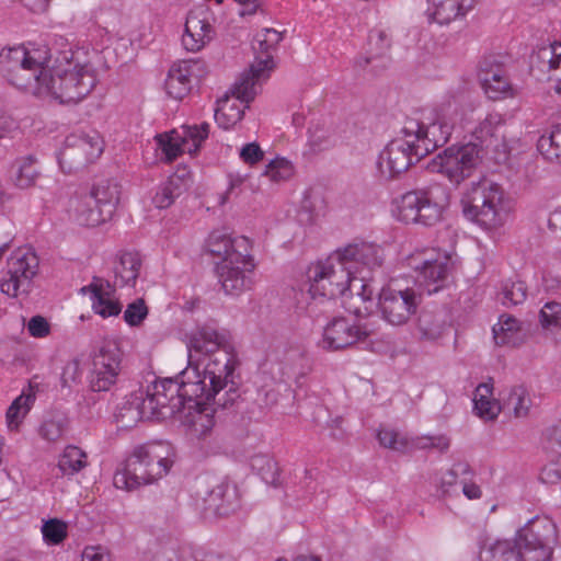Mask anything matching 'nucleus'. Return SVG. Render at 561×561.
I'll list each match as a JSON object with an SVG mask.
<instances>
[{
    "mask_svg": "<svg viewBox=\"0 0 561 561\" xmlns=\"http://www.w3.org/2000/svg\"><path fill=\"white\" fill-rule=\"evenodd\" d=\"M370 44H375L379 47V53L370 56V57H360L356 60V65L360 68H365L368 65H371L374 69L376 68H386L389 64V58L387 56V51L390 48V42L386 32L376 31L369 35Z\"/></svg>",
    "mask_w": 561,
    "mask_h": 561,
    "instance_id": "nucleus-41",
    "label": "nucleus"
},
{
    "mask_svg": "<svg viewBox=\"0 0 561 561\" xmlns=\"http://www.w3.org/2000/svg\"><path fill=\"white\" fill-rule=\"evenodd\" d=\"M68 427L67 416L59 411L49 412L39 426V435L48 442H56L62 437Z\"/></svg>",
    "mask_w": 561,
    "mask_h": 561,
    "instance_id": "nucleus-42",
    "label": "nucleus"
},
{
    "mask_svg": "<svg viewBox=\"0 0 561 561\" xmlns=\"http://www.w3.org/2000/svg\"><path fill=\"white\" fill-rule=\"evenodd\" d=\"M539 479L546 484H557L561 481V461L546 465L539 476Z\"/></svg>",
    "mask_w": 561,
    "mask_h": 561,
    "instance_id": "nucleus-59",
    "label": "nucleus"
},
{
    "mask_svg": "<svg viewBox=\"0 0 561 561\" xmlns=\"http://www.w3.org/2000/svg\"><path fill=\"white\" fill-rule=\"evenodd\" d=\"M42 533L46 542L58 545L66 538L67 527L58 519H50L43 525Z\"/></svg>",
    "mask_w": 561,
    "mask_h": 561,
    "instance_id": "nucleus-54",
    "label": "nucleus"
},
{
    "mask_svg": "<svg viewBox=\"0 0 561 561\" xmlns=\"http://www.w3.org/2000/svg\"><path fill=\"white\" fill-rule=\"evenodd\" d=\"M141 265V260L138 253L126 252L122 254L118 264L114 268L115 285L121 287L134 285Z\"/></svg>",
    "mask_w": 561,
    "mask_h": 561,
    "instance_id": "nucleus-37",
    "label": "nucleus"
},
{
    "mask_svg": "<svg viewBox=\"0 0 561 561\" xmlns=\"http://www.w3.org/2000/svg\"><path fill=\"white\" fill-rule=\"evenodd\" d=\"M454 252H436L425 257L420 264L413 265L416 282L430 295L439 291L449 284V277L455 267Z\"/></svg>",
    "mask_w": 561,
    "mask_h": 561,
    "instance_id": "nucleus-19",
    "label": "nucleus"
},
{
    "mask_svg": "<svg viewBox=\"0 0 561 561\" xmlns=\"http://www.w3.org/2000/svg\"><path fill=\"white\" fill-rule=\"evenodd\" d=\"M504 72L505 69L497 56H485L479 61L478 77L481 85L490 80H494L496 76H502Z\"/></svg>",
    "mask_w": 561,
    "mask_h": 561,
    "instance_id": "nucleus-50",
    "label": "nucleus"
},
{
    "mask_svg": "<svg viewBox=\"0 0 561 561\" xmlns=\"http://www.w3.org/2000/svg\"><path fill=\"white\" fill-rule=\"evenodd\" d=\"M539 323L546 336L561 341V304L548 301L539 312Z\"/></svg>",
    "mask_w": 561,
    "mask_h": 561,
    "instance_id": "nucleus-36",
    "label": "nucleus"
},
{
    "mask_svg": "<svg viewBox=\"0 0 561 561\" xmlns=\"http://www.w3.org/2000/svg\"><path fill=\"white\" fill-rule=\"evenodd\" d=\"M82 293H90L93 311L102 318L118 316L122 306L114 298L115 289L108 280L94 276L92 282L81 289Z\"/></svg>",
    "mask_w": 561,
    "mask_h": 561,
    "instance_id": "nucleus-27",
    "label": "nucleus"
},
{
    "mask_svg": "<svg viewBox=\"0 0 561 561\" xmlns=\"http://www.w3.org/2000/svg\"><path fill=\"white\" fill-rule=\"evenodd\" d=\"M174 460L168 444L152 443L135 448L122 470L114 474V485L127 491L151 484L164 477Z\"/></svg>",
    "mask_w": 561,
    "mask_h": 561,
    "instance_id": "nucleus-2",
    "label": "nucleus"
},
{
    "mask_svg": "<svg viewBox=\"0 0 561 561\" xmlns=\"http://www.w3.org/2000/svg\"><path fill=\"white\" fill-rule=\"evenodd\" d=\"M147 404L145 402V392L142 390L127 396L117 407L114 413V422L118 430H129L137 425L141 420L148 419L146 414Z\"/></svg>",
    "mask_w": 561,
    "mask_h": 561,
    "instance_id": "nucleus-29",
    "label": "nucleus"
},
{
    "mask_svg": "<svg viewBox=\"0 0 561 561\" xmlns=\"http://www.w3.org/2000/svg\"><path fill=\"white\" fill-rule=\"evenodd\" d=\"M263 151L256 142L247 144L240 151L241 159L249 164H254L263 159Z\"/></svg>",
    "mask_w": 561,
    "mask_h": 561,
    "instance_id": "nucleus-61",
    "label": "nucleus"
},
{
    "mask_svg": "<svg viewBox=\"0 0 561 561\" xmlns=\"http://www.w3.org/2000/svg\"><path fill=\"white\" fill-rule=\"evenodd\" d=\"M520 330L519 321L511 314H502L493 327L494 340L497 345L515 343V335Z\"/></svg>",
    "mask_w": 561,
    "mask_h": 561,
    "instance_id": "nucleus-44",
    "label": "nucleus"
},
{
    "mask_svg": "<svg viewBox=\"0 0 561 561\" xmlns=\"http://www.w3.org/2000/svg\"><path fill=\"white\" fill-rule=\"evenodd\" d=\"M87 454L77 446H67L61 455L58 467L64 474H75L87 466Z\"/></svg>",
    "mask_w": 561,
    "mask_h": 561,
    "instance_id": "nucleus-45",
    "label": "nucleus"
},
{
    "mask_svg": "<svg viewBox=\"0 0 561 561\" xmlns=\"http://www.w3.org/2000/svg\"><path fill=\"white\" fill-rule=\"evenodd\" d=\"M427 15L438 24H447L459 15H465L458 0H427Z\"/></svg>",
    "mask_w": 561,
    "mask_h": 561,
    "instance_id": "nucleus-38",
    "label": "nucleus"
},
{
    "mask_svg": "<svg viewBox=\"0 0 561 561\" xmlns=\"http://www.w3.org/2000/svg\"><path fill=\"white\" fill-rule=\"evenodd\" d=\"M505 119L497 112L488 113L484 117H480L477 124L469 129L472 140L469 145H476L481 149L484 156L489 151L497 154L496 158L506 157L507 144L505 139Z\"/></svg>",
    "mask_w": 561,
    "mask_h": 561,
    "instance_id": "nucleus-18",
    "label": "nucleus"
},
{
    "mask_svg": "<svg viewBox=\"0 0 561 561\" xmlns=\"http://www.w3.org/2000/svg\"><path fill=\"white\" fill-rule=\"evenodd\" d=\"M325 274L329 275L330 282L334 285L330 288L329 300L344 296L347 291L351 295L356 291L363 300H369L373 296V289L366 284V277L354 276L337 251L324 261L310 264L306 271L307 279L321 278Z\"/></svg>",
    "mask_w": 561,
    "mask_h": 561,
    "instance_id": "nucleus-9",
    "label": "nucleus"
},
{
    "mask_svg": "<svg viewBox=\"0 0 561 561\" xmlns=\"http://www.w3.org/2000/svg\"><path fill=\"white\" fill-rule=\"evenodd\" d=\"M207 251L225 261L226 259L248 257L251 242L243 236L231 237L225 230H214L207 239Z\"/></svg>",
    "mask_w": 561,
    "mask_h": 561,
    "instance_id": "nucleus-26",
    "label": "nucleus"
},
{
    "mask_svg": "<svg viewBox=\"0 0 561 561\" xmlns=\"http://www.w3.org/2000/svg\"><path fill=\"white\" fill-rule=\"evenodd\" d=\"M38 264V257L30 249L15 250L8 259L7 272L0 283L1 291L12 297L27 294Z\"/></svg>",
    "mask_w": 561,
    "mask_h": 561,
    "instance_id": "nucleus-14",
    "label": "nucleus"
},
{
    "mask_svg": "<svg viewBox=\"0 0 561 561\" xmlns=\"http://www.w3.org/2000/svg\"><path fill=\"white\" fill-rule=\"evenodd\" d=\"M46 57H35L24 47H13L0 51V73L7 81L18 89L43 96L42 85Z\"/></svg>",
    "mask_w": 561,
    "mask_h": 561,
    "instance_id": "nucleus-4",
    "label": "nucleus"
},
{
    "mask_svg": "<svg viewBox=\"0 0 561 561\" xmlns=\"http://www.w3.org/2000/svg\"><path fill=\"white\" fill-rule=\"evenodd\" d=\"M294 173V167L285 158H275L266 165L264 175L273 182L288 180Z\"/></svg>",
    "mask_w": 561,
    "mask_h": 561,
    "instance_id": "nucleus-51",
    "label": "nucleus"
},
{
    "mask_svg": "<svg viewBox=\"0 0 561 561\" xmlns=\"http://www.w3.org/2000/svg\"><path fill=\"white\" fill-rule=\"evenodd\" d=\"M446 328L443 311L422 310L417 319V329L423 339L437 340Z\"/></svg>",
    "mask_w": 561,
    "mask_h": 561,
    "instance_id": "nucleus-39",
    "label": "nucleus"
},
{
    "mask_svg": "<svg viewBox=\"0 0 561 561\" xmlns=\"http://www.w3.org/2000/svg\"><path fill=\"white\" fill-rule=\"evenodd\" d=\"M122 352L115 343L104 344L93 356L89 382L92 391H107L121 371Z\"/></svg>",
    "mask_w": 561,
    "mask_h": 561,
    "instance_id": "nucleus-21",
    "label": "nucleus"
},
{
    "mask_svg": "<svg viewBox=\"0 0 561 561\" xmlns=\"http://www.w3.org/2000/svg\"><path fill=\"white\" fill-rule=\"evenodd\" d=\"M201 401L196 407H192L193 402H190L185 412L179 417L186 426L191 439L196 440L203 454L208 456L217 454L220 449L218 442L213 438L215 409L209 407L210 404L219 407V404L215 403L214 400L201 399Z\"/></svg>",
    "mask_w": 561,
    "mask_h": 561,
    "instance_id": "nucleus-13",
    "label": "nucleus"
},
{
    "mask_svg": "<svg viewBox=\"0 0 561 561\" xmlns=\"http://www.w3.org/2000/svg\"><path fill=\"white\" fill-rule=\"evenodd\" d=\"M557 542V526L547 516L530 519L518 530L516 538L524 561H551Z\"/></svg>",
    "mask_w": 561,
    "mask_h": 561,
    "instance_id": "nucleus-10",
    "label": "nucleus"
},
{
    "mask_svg": "<svg viewBox=\"0 0 561 561\" xmlns=\"http://www.w3.org/2000/svg\"><path fill=\"white\" fill-rule=\"evenodd\" d=\"M104 141L95 130L69 135L58 154L60 168L66 173L84 169L100 158Z\"/></svg>",
    "mask_w": 561,
    "mask_h": 561,
    "instance_id": "nucleus-12",
    "label": "nucleus"
},
{
    "mask_svg": "<svg viewBox=\"0 0 561 561\" xmlns=\"http://www.w3.org/2000/svg\"><path fill=\"white\" fill-rule=\"evenodd\" d=\"M373 335L374 330L368 324H356L340 317L327 324L318 345L325 351H340L370 341Z\"/></svg>",
    "mask_w": 561,
    "mask_h": 561,
    "instance_id": "nucleus-17",
    "label": "nucleus"
},
{
    "mask_svg": "<svg viewBox=\"0 0 561 561\" xmlns=\"http://www.w3.org/2000/svg\"><path fill=\"white\" fill-rule=\"evenodd\" d=\"M176 176H170L165 183H163L152 197V203L157 208L163 209L171 206L175 198L183 194V187Z\"/></svg>",
    "mask_w": 561,
    "mask_h": 561,
    "instance_id": "nucleus-46",
    "label": "nucleus"
},
{
    "mask_svg": "<svg viewBox=\"0 0 561 561\" xmlns=\"http://www.w3.org/2000/svg\"><path fill=\"white\" fill-rule=\"evenodd\" d=\"M208 133L209 124L203 123L199 126H182V131L173 129L170 133L157 135L156 140L167 160L172 161L185 150L191 154L196 153L202 142L208 137Z\"/></svg>",
    "mask_w": 561,
    "mask_h": 561,
    "instance_id": "nucleus-20",
    "label": "nucleus"
},
{
    "mask_svg": "<svg viewBox=\"0 0 561 561\" xmlns=\"http://www.w3.org/2000/svg\"><path fill=\"white\" fill-rule=\"evenodd\" d=\"M35 400L36 392L33 385L30 383L27 390H23L7 410L5 419L10 431H18L20 428V425L34 405Z\"/></svg>",
    "mask_w": 561,
    "mask_h": 561,
    "instance_id": "nucleus-33",
    "label": "nucleus"
},
{
    "mask_svg": "<svg viewBox=\"0 0 561 561\" xmlns=\"http://www.w3.org/2000/svg\"><path fill=\"white\" fill-rule=\"evenodd\" d=\"M417 131L419 121L407 119L401 136L392 139L379 153L376 165L382 180L390 181L397 178L423 158L415 154Z\"/></svg>",
    "mask_w": 561,
    "mask_h": 561,
    "instance_id": "nucleus-6",
    "label": "nucleus"
},
{
    "mask_svg": "<svg viewBox=\"0 0 561 561\" xmlns=\"http://www.w3.org/2000/svg\"><path fill=\"white\" fill-rule=\"evenodd\" d=\"M458 479V470L449 469L439 481V490L443 494H449L450 488L456 485Z\"/></svg>",
    "mask_w": 561,
    "mask_h": 561,
    "instance_id": "nucleus-63",
    "label": "nucleus"
},
{
    "mask_svg": "<svg viewBox=\"0 0 561 561\" xmlns=\"http://www.w3.org/2000/svg\"><path fill=\"white\" fill-rule=\"evenodd\" d=\"M502 187L484 176L472 182L461 198L465 215L485 229L502 225Z\"/></svg>",
    "mask_w": 561,
    "mask_h": 561,
    "instance_id": "nucleus-5",
    "label": "nucleus"
},
{
    "mask_svg": "<svg viewBox=\"0 0 561 561\" xmlns=\"http://www.w3.org/2000/svg\"><path fill=\"white\" fill-rule=\"evenodd\" d=\"M329 275H322L321 278L316 277V279H308L309 283V294L312 296V298L324 297L329 299V293L330 288L334 286L330 282Z\"/></svg>",
    "mask_w": 561,
    "mask_h": 561,
    "instance_id": "nucleus-58",
    "label": "nucleus"
},
{
    "mask_svg": "<svg viewBox=\"0 0 561 561\" xmlns=\"http://www.w3.org/2000/svg\"><path fill=\"white\" fill-rule=\"evenodd\" d=\"M377 437L380 445L397 451H403L408 446L407 439L393 430L381 428Z\"/></svg>",
    "mask_w": 561,
    "mask_h": 561,
    "instance_id": "nucleus-55",
    "label": "nucleus"
},
{
    "mask_svg": "<svg viewBox=\"0 0 561 561\" xmlns=\"http://www.w3.org/2000/svg\"><path fill=\"white\" fill-rule=\"evenodd\" d=\"M119 199V183L112 179L101 180L89 194L77 201L75 219L80 226H99L113 217Z\"/></svg>",
    "mask_w": 561,
    "mask_h": 561,
    "instance_id": "nucleus-8",
    "label": "nucleus"
},
{
    "mask_svg": "<svg viewBox=\"0 0 561 561\" xmlns=\"http://www.w3.org/2000/svg\"><path fill=\"white\" fill-rule=\"evenodd\" d=\"M234 85L231 89L233 100L229 96L219 101L218 107L215 111V119L219 127L229 129L239 123L244 114V110L248 108V104L251 101L241 100L234 92Z\"/></svg>",
    "mask_w": 561,
    "mask_h": 561,
    "instance_id": "nucleus-31",
    "label": "nucleus"
},
{
    "mask_svg": "<svg viewBox=\"0 0 561 561\" xmlns=\"http://www.w3.org/2000/svg\"><path fill=\"white\" fill-rule=\"evenodd\" d=\"M27 331L34 337H44L49 333V323L42 316H34L27 323Z\"/></svg>",
    "mask_w": 561,
    "mask_h": 561,
    "instance_id": "nucleus-60",
    "label": "nucleus"
},
{
    "mask_svg": "<svg viewBox=\"0 0 561 561\" xmlns=\"http://www.w3.org/2000/svg\"><path fill=\"white\" fill-rule=\"evenodd\" d=\"M537 148L545 159L561 163V124L553 126L549 135H542Z\"/></svg>",
    "mask_w": 561,
    "mask_h": 561,
    "instance_id": "nucleus-43",
    "label": "nucleus"
},
{
    "mask_svg": "<svg viewBox=\"0 0 561 561\" xmlns=\"http://www.w3.org/2000/svg\"><path fill=\"white\" fill-rule=\"evenodd\" d=\"M449 204L447 190L438 184L405 193L399 204V218L405 224L433 226Z\"/></svg>",
    "mask_w": 561,
    "mask_h": 561,
    "instance_id": "nucleus-7",
    "label": "nucleus"
},
{
    "mask_svg": "<svg viewBox=\"0 0 561 561\" xmlns=\"http://www.w3.org/2000/svg\"><path fill=\"white\" fill-rule=\"evenodd\" d=\"M251 468L256 470L257 473L266 482L275 481L277 466L276 462L266 455H255L251 458Z\"/></svg>",
    "mask_w": 561,
    "mask_h": 561,
    "instance_id": "nucleus-53",
    "label": "nucleus"
},
{
    "mask_svg": "<svg viewBox=\"0 0 561 561\" xmlns=\"http://www.w3.org/2000/svg\"><path fill=\"white\" fill-rule=\"evenodd\" d=\"M421 296L413 288L383 287L378 296L381 317L391 325H403L416 312Z\"/></svg>",
    "mask_w": 561,
    "mask_h": 561,
    "instance_id": "nucleus-16",
    "label": "nucleus"
},
{
    "mask_svg": "<svg viewBox=\"0 0 561 561\" xmlns=\"http://www.w3.org/2000/svg\"><path fill=\"white\" fill-rule=\"evenodd\" d=\"M348 270L357 277L365 276L368 280V273L381 267L383 263V250L369 242L351 243L342 250H337Z\"/></svg>",
    "mask_w": 561,
    "mask_h": 561,
    "instance_id": "nucleus-23",
    "label": "nucleus"
},
{
    "mask_svg": "<svg viewBox=\"0 0 561 561\" xmlns=\"http://www.w3.org/2000/svg\"><path fill=\"white\" fill-rule=\"evenodd\" d=\"M228 488L218 484L209 491H205V496L198 493L197 505L208 516H227L232 511V504L227 499Z\"/></svg>",
    "mask_w": 561,
    "mask_h": 561,
    "instance_id": "nucleus-32",
    "label": "nucleus"
},
{
    "mask_svg": "<svg viewBox=\"0 0 561 561\" xmlns=\"http://www.w3.org/2000/svg\"><path fill=\"white\" fill-rule=\"evenodd\" d=\"M253 49L256 54L254 61L234 82V92L238 94V98L245 101H253L257 93L256 87L270 77L274 68L272 53L275 48L263 42L262 33L256 35Z\"/></svg>",
    "mask_w": 561,
    "mask_h": 561,
    "instance_id": "nucleus-15",
    "label": "nucleus"
},
{
    "mask_svg": "<svg viewBox=\"0 0 561 561\" xmlns=\"http://www.w3.org/2000/svg\"><path fill=\"white\" fill-rule=\"evenodd\" d=\"M527 297V287L520 280H507L502 285L499 299L505 307L517 306L525 301Z\"/></svg>",
    "mask_w": 561,
    "mask_h": 561,
    "instance_id": "nucleus-48",
    "label": "nucleus"
},
{
    "mask_svg": "<svg viewBox=\"0 0 561 561\" xmlns=\"http://www.w3.org/2000/svg\"><path fill=\"white\" fill-rule=\"evenodd\" d=\"M419 127L415 149L417 157H426L436 148L444 146L449 140L453 130V125L440 118L428 125L419 122Z\"/></svg>",
    "mask_w": 561,
    "mask_h": 561,
    "instance_id": "nucleus-28",
    "label": "nucleus"
},
{
    "mask_svg": "<svg viewBox=\"0 0 561 561\" xmlns=\"http://www.w3.org/2000/svg\"><path fill=\"white\" fill-rule=\"evenodd\" d=\"M142 561H180V558L173 547L154 545L144 553Z\"/></svg>",
    "mask_w": 561,
    "mask_h": 561,
    "instance_id": "nucleus-57",
    "label": "nucleus"
},
{
    "mask_svg": "<svg viewBox=\"0 0 561 561\" xmlns=\"http://www.w3.org/2000/svg\"><path fill=\"white\" fill-rule=\"evenodd\" d=\"M188 367L176 378L156 380L145 392L146 414L168 420L185 412L202 400L229 407L239 398L234 381L236 358L226 334L205 324L190 337Z\"/></svg>",
    "mask_w": 561,
    "mask_h": 561,
    "instance_id": "nucleus-1",
    "label": "nucleus"
},
{
    "mask_svg": "<svg viewBox=\"0 0 561 561\" xmlns=\"http://www.w3.org/2000/svg\"><path fill=\"white\" fill-rule=\"evenodd\" d=\"M529 70L538 80H554L561 94V43L537 47L529 57Z\"/></svg>",
    "mask_w": 561,
    "mask_h": 561,
    "instance_id": "nucleus-25",
    "label": "nucleus"
},
{
    "mask_svg": "<svg viewBox=\"0 0 561 561\" xmlns=\"http://www.w3.org/2000/svg\"><path fill=\"white\" fill-rule=\"evenodd\" d=\"M493 383L482 382L478 385L474 391L473 409L477 415L485 421H492L501 412V405L492 399Z\"/></svg>",
    "mask_w": 561,
    "mask_h": 561,
    "instance_id": "nucleus-34",
    "label": "nucleus"
},
{
    "mask_svg": "<svg viewBox=\"0 0 561 561\" xmlns=\"http://www.w3.org/2000/svg\"><path fill=\"white\" fill-rule=\"evenodd\" d=\"M81 561H111L110 554L102 547H88L82 553Z\"/></svg>",
    "mask_w": 561,
    "mask_h": 561,
    "instance_id": "nucleus-62",
    "label": "nucleus"
},
{
    "mask_svg": "<svg viewBox=\"0 0 561 561\" xmlns=\"http://www.w3.org/2000/svg\"><path fill=\"white\" fill-rule=\"evenodd\" d=\"M148 314L144 299H136L124 311V320L131 327L139 325Z\"/></svg>",
    "mask_w": 561,
    "mask_h": 561,
    "instance_id": "nucleus-56",
    "label": "nucleus"
},
{
    "mask_svg": "<svg viewBox=\"0 0 561 561\" xmlns=\"http://www.w3.org/2000/svg\"><path fill=\"white\" fill-rule=\"evenodd\" d=\"M482 88L488 98L494 101L513 95L512 87L505 76V72L502 73V76H496L494 80H490L482 84Z\"/></svg>",
    "mask_w": 561,
    "mask_h": 561,
    "instance_id": "nucleus-52",
    "label": "nucleus"
},
{
    "mask_svg": "<svg viewBox=\"0 0 561 561\" xmlns=\"http://www.w3.org/2000/svg\"><path fill=\"white\" fill-rule=\"evenodd\" d=\"M82 375L83 368L81 366L80 359L73 358L67 362L60 376L61 390H67L69 393L76 386L80 385Z\"/></svg>",
    "mask_w": 561,
    "mask_h": 561,
    "instance_id": "nucleus-49",
    "label": "nucleus"
},
{
    "mask_svg": "<svg viewBox=\"0 0 561 561\" xmlns=\"http://www.w3.org/2000/svg\"><path fill=\"white\" fill-rule=\"evenodd\" d=\"M211 25L203 13L191 12L186 18L185 33L182 36L184 47L197 51L211 39Z\"/></svg>",
    "mask_w": 561,
    "mask_h": 561,
    "instance_id": "nucleus-30",
    "label": "nucleus"
},
{
    "mask_svg": "<svg viewBox=\"0 0 561 561\" xmlns=\"http://www.w3.org/2000/svg\"><path fill=\"white\" fill-rule=\"evenodd\" d=\"M65 53L62 60L54 68H47L42 85L43 96L50 95L60 103H78L94 88L96 79L93 69L76 61L73 53Z\"/></svg>",
    "mask_w": 561,
    "mask_h": 561,
    "instance_id": "nucleus-3",
    "label": "nucleus"
},
{
    "mask_svg": "<svg viewBox=\"0 0 561 561\" xmlns=\"http://www.w3.org/2000/svg\"><path fill=\"white\" fill-rule=\"evenodd\" d=\"M255 268L251 252L248 257L226 259L216 264V273L224 291L227 295L239 296L251 289V275Z\"/></svg>",
    "mask_w": 561,
    "mask_h": 561,
    "instance_id": "nucleus-22",
    "label": "nucleus"
},
{
    "mask_svg": "<svg viewBox=\"0 0 561 561\" xmlns=\"http://www.w3.org/2000/svg\"><path fill=\"white\" fill-rule=\"evenodd\" d=\"M36 159L33 156H27L15 161L12 169L11 179L14 185L19 188H28L35 184L39 175L37 170Z\"/></svg>",
    "mask_w": 561,
    "mask_h": 561,
    "instance_id": "nucleus-40",
    "label": "nucleus"
},
{
    "mask_svg": "<svg viewBox=\"0 0 561 561\" xmlns=\"http://www.w3.org/2000/svg\"><path fill=\"white\" fill-rule=\"evenodd\" d=\"M480 561H524L516 541L499 540L493 543H485L479 552Z\"/></svg>",
    "mask_w": 561,
    "mask_h": 561,
    "instance_id": "nucleus-35",
    "label": "nucleus"
},
{
    "mask_svg": "<svg viewBox=\"0 0 561 561\" xmlns=\"http://www.w3.org/2000/svg\"><path fill=\"white\" fill-rule=\"evenodd\" d=\"M530 399L523 386H514L511 388L508 396L504 399V408L513 410L516 417H523L528 414Z\"/></svg>",
    "mask_w": 561,
    "mask_h": 561,
    "instance_id": "nucleus-47",
    "label": "nucleus"
},
{
    "mask_svg": "<svg viewBox=\"0 0 561 561\" xmlns=\"http://www.w3.org/2000/svg\"><path fill=\"white\" fill-rule=\"evenodd\" d=\"M207 72L206 64L199 59L180 60L169 69L165 79L167 93L175 99L182 100L192 89V79H201Z\"/></svg>",
    "mask_w": 561,
    "mask_h": 561,
    "instance_id": "nucleus-24",
    "label": "nucleus"
},
{
    "mask_svg": "<svg viewBox=\"0 0 561 561\" xmlns=\"http://www.w3.org/2000/svg\"><path fill=\"white\" fill-rule=\"evenodd\" d=\"M482 158L481 149L476 145L451 146L433 158L426 164V169L433 173H440L450 183L459 185L473 174Z\"/></svg>",
    "mask_w": 561,
    "mask_h": 561,
    "instance_id": "nucleus-11",
    "label": "nucleus"
},
{
    "mask_svg": "<svg viewBox=\"0 0 561 561\" xmlns=\"http://www.w3.org/2000/svg\"><path fill=\"white\" fill-rule=\"evenodd\" d=\"M16 128L15 121L5 114H0V139Z\"/></svg>",
    "mask_w": 561,
    "mask_h": 561,
    "instance_id": "nucleus-64",
    "label": "nucleus"
}]
</instances>
